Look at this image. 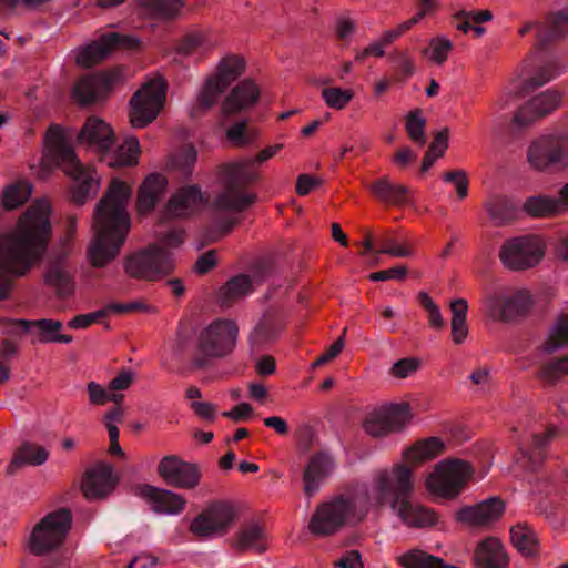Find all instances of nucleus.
Returning <instances> with one entry per match:
<instances>
[{
	"label": "nucleus",
	"mask_w": 568,
	"mask_h": 568,
	"mask_svg": "<svg viewBox=\"0 0 568 568\" xmlns=\"http://www.w3.org/2000/svg\"><path fill=\"white\" fill-rule=\"evenodd\" d=\"M51 206L38 200L16 226L0 234V300L12 292L13 280L22 277L42 258L51 234Z\"/></svg>",
	"instance_id": "f257e3e1"
},
{
	"label": "nucleus",
	"mask_w": 568,
	"mask_h": 568,
	"mask_svg": "<svg viewBox=\"0 0 568 568\" xmlns=\"http://www.w3.org/2000/svg\"><path fill=\"white\" fill-rule=\"evenodd\" d=\"M131 186L113 179L106 194L95 206L93 236L88 246L89 263L97 268L109 265L119 255L131 229L128 202Z\"/></svg>",
	"instance_id": "f03ea898"
},
{
	"label": "nucleus",
	"mask_w": 568,
	"mask_h": 568,
	"mask_svg": "<svg viewBox=\"0 0 568 568\" xmlns=\"http://www.w3.org/2000/svg\"><path fill=\"white\" fill-rule=\"evenodd\" d=\"M414 488L412 468L404 464H395L389 468L377 469L373 474V497L379 495L378 504H373V511L389 506L400 520L415 528H426L437 521L436 514L413 500L409 495Z\"/></svg>",
	"instance_id": "7ed1b4c3"
},
{
	"label": "nucleus",
	"mask_w": 568,
	"mask_h": 568,
	"mask_svg": "<svg viewBox=\"0 0 568 568\" xmlns=\"http://www.w3.org/2000/svg\"><path fill=\"white\" fill-rule=\"evenodd\" d=\"M379 495L373 497V478L368 484H359L321 504L315 509L308 523V530L317 537L329 536L344 526L363 521L373 504H378Z\"/></svg>",
	"instance_id": "20e7f679"
},
{
	"label": "nucleus",
	"mask_w": 568,
	"mask_h": 568,
	"mask_svg": "<svg viewBox=\"0 0 568 568\" xmlns=\"http://www.w3.org/2000/svg\"><path fill=\"white\" fill-rule=\"evenodd\" d=\"M73 134L59 125L50 126L45 135L48 155L73 179V196L82 203L90 195H95L100 180L95 171L83 165L70 143Z\"/></svg>",
	"instance_id": "39448f33"
},
{
	"label": "nucleus",
	"mask_w": 568,
	"mask_h": 568,
	"mask_svg": "<svg viewBox=\"0 0 568 568\" xmlns=\"http://www.w3.org/2000/svg\"><path fill=\"white\" fill-rule=\"evenodd\" d=\"M184 240L182 230L172 229L159 241L138 251L124 261L125 273L135 278L155 281L169 275L174 268L173 250Z\"/></svg>",
	"instance_id": "423d86ee"
},
{
	"label": "nucleus",
	"mask_w": 568,
	"mask_h": 568,
	"mask_svg": "<svg viewBox=\"0 0 568 568\" xmlns=\"http://www.w3.org/2000/svg\"><path fill=\"white\" fill-rule=\"evenodd\" d=\"M260 179L256 164L251 158L226 163L221 168L223 191L215 197L214 205L220 210L241 212L252 205L256 195L244 191L243 185Z\"/></svg>",
	"instance_id": "0eeeda50"
},
{
	"label": "nucleus",
	"mask_w": 568,
	"mask_h": 568,
	"mask_svg": "<svg viewBox=\"0 0 568 568\" xmlns=\"http://www.w3.org/2000/svg\"><path fill=\"white\" fill-rule=\"evenodd\" d=\"M237 520L236 507L229 500H212L191 520L189 530L199 539L225 536Z\"/></svg>",
	"instance_id": "6e6552de"
},
{
	"label": "nucleus",
	"mask_w": 568,
	"mask_h": 568,
	"mask_svg": "<svg viewBox=\"0 0 568 568\" xmlns=\"http://www.w3.org/2000/svg\"><path fill=\"white\" fill-rule=\"evenodd\" d=\"M72 524V516L68 509H59L45 515L32 529L29 540V550L41 556L60 547Z\"/></svg>",
	"instance_id": "1a4fd4ad"
},
{
	"label": "nucleus",
	"mask_w": 568,
	"mask_h": 568,
	"mask_svg": "<svg viewBox=\"0 0 568 568\" xmlns=\"http://www.w3.org/2000/svg\"><path fill=\"white\" fill-rule=\"evenodd\" d=\"M166 81L156 75L145 82L130 100V122L133 128L142 129L158 116L166 99Z\"/></svg>",
	"instance_id": "9d476101"
},
{
	"label": "nucleus",
	"mask_w": 568,
	"mask_h": 568,
	"mask_svg": "<svg viewBox=\"0 0 568 568\" xmlns=\"http://www.w3.org/2000/svg\"><path fill=\"white\" fill-rule=\"evenodd\" d=\"M473 467L467 462L459 459L442 460L427 477V489L440 497H456L473 476Z\"/></svg>",
	"instance_id": "9b49d317"
},
{
	"label": "nucleus",
	"mask_w": 568,
	"mask_h": 568,
	"mask_svg": "<svg viewBox=\"0 0 568 568\" xmlns=\"http://www.w3.org/2000/svg\"><path fill=\"white\" fill-rule=\"evenodd\" d=\"M486 314L494 321H510L527 313L532 306L528 291H509L496 287L488 291L483 300Z\"/></svg>",
	"instance_id": "f8f14e48"
},
{
	"label": "nucleus",
	"mask_w": 568,
	"mask_h": 568,
	"mask_svg": "<svg viewBox=\"0 0 568 568\" xmlns=\"http://www.w3.org/2000/svg\"><path fill=\"white\" fill-rule=\"evenodd\" d=\"M239 327L234 321L215 320L200 331L197 347L207 357H224L235 349Z\"/></svg>",
	"instance_id": "ddd939ff"
},
{
	"label": "nucleus",
	"mask_w": 568,
	"mask_h": 568,
	"mask_svg": "<svg viewBox=\"0 0 568 568\" xmlns=\"http://www.w3.org/2000/svg\"><path fill=\"white\" fill-rule=\"evenodd\" d=\"M545 254V244L539 236L524 235L506 241L499 252L505 267L514 271L537 265Z\"/></svg>",
	"instance_id": "4468645a"
},
{
	"label": "nucleus",
	"mask_w": 568,
	"mask_h": 568,
	"mask_svg": "<svg viewBox=\"0 0 568 568\" xmlns=\"http://www.w3.org/2000/svg\"><path fill=\"white\" fill-rule=\"evenodd\" d=\"M412 418L413 414L407 403H390L369 412L363 427L367 435L382 437L403 430Z\"/></svg>",
	"instance_id": "2eb2a0df"
},
{
	"label": "nucleus",
	"mask_w": 568,
	"mask_h": 568,
	"mask_svg": "<svg viewBox=\"0 0 568 568\" xmlns=\"http://www.w3.org/2000/svg\"><path fill=\"white\" fill-rule=\"evenodd\" d=\"M139 38L131 34L110 32L75 51V62L80 67L90 68L104 60L113 48L132 49L138 47Z\"/></svg>",
	"instance_id": "dca6fc26"
},
{
	"label": "nucleus",
	"mask_w": 568,
	"mask_h": 568,
	"mask_svg": "<svg viewBox=\"0 0 568 568\" xmlns=\"http://www.w3.org/2000/svg\"><path fill=\"white\" fill-rule=\"evenodd\" d=\"M158 474L168 485L180 489H194L201 480L200 468L175 455L164 456L160 460Z\"/></svg>",
	"instance_id": "f3484780"
},
{
	"label": "nucleus",
	"mask_w": 568,
	"mask_h": 568,
	"mask_svg": "<svg viewBox=\"0 0 568 568\" xmlns=\"http://www.w3.org/2000/svg\"><path fill=\"white\" fill-rule=\"evenodd\" d=\"M119 77L116 71L82 77L72 89V99L80 105L95 103L108 93Z\"/></svg>",
	"instance_id": "a211bd4d"
},
{
	"label": "nucleus",
	"mask_w": 568,
	"mask_h": 568,
	"mask_svg": "<svg viewBox=\"0 0 568 568\" xmlns=\"http://www.w3.org/2000/svg\"><path fill=\"white\" fill-rule=\"evenodd\" d=\"M116 478L113 475V467L100 463L89 468L82 478L81 490L89 500L105 498L114 489Z\"/></svg>",
	"instance_id": "6ab92c4d"
},
{
	"label": "nucleus",
	"mask_w": 568,
	"mask_h": 568,
	"mask_svg": "<svg viewBox=\"0 0 568 568\" xmlns=\"http://www.w3.org/2000/svg\"><path fill=\"white\" fill-rule=\"evenodd\" d=\"M560 103L561 94L558 91H544L519 108L514 116V124L518 128L530 125L537 119L555 111Z\"/></svg>",
	"instance_id": "aec40b11"
},
{
	"label": "nucleus",
	"mask_w": 568,
	"mask_h": 568,
	"mask_svg": "<svg viewBox=\"0 0 568 568\" xmlns=\"http://www.w3.org/2000/svg\"><path fill=\"white\" fill-rule=\"evenodd\" d=\"M335 460L327 453H318L311 457L304 473V493L308 498L315 496L322 484L333 474Z\"/></svg>",
	"instance_id": "412c9836"
},
{
	"label": "nucleus",
	"mask_w": 568,
	"mask_h": 568,
	"mask_svg": "<svg viewBox=\"0 0 568 568\" xmlns=\"http://www.w3.org/2000/svg\"><path fill=\"white\" fill-rule=\"evenodd\" d=\"M18 326L28 333L32 344L63 343L72 342V336L60 334L62 323L54 320H20Z\"/></svg>",
	"instance_id": "4be33fe9"
},
{
	"label": "nucleus",
	"mask_w": 568,
	"mask_h": 568,
	"mask_svg": "<svg viewBox=\"0 0 568 568\" xmlns=\"http://www.w3.org/2000/svg\"><path fill=\"white\" fill-rule=\"evenodd\" d=\"M504 511V504L499 498H488L475 506H467L456 513V519L468 526H487L496 521Z\"/></svg>",
	"instance_id": "5701e85b"
},
{
	"label": "nucleus",
	"mask_w": 568,
	"mask_h": 568,
	"mask_svg": "<svg viewBox=\"0 0 568 568\" xmlns=\"http://www.w3.org/2000/svg\"><path fill=\"white\" fill-rule=\"evenodd\" d=\"M141 495L145 498L150 508L160 515H179L186 507V500L183 496L172 490L148 485L141 489Z\"/></svg>",
	"instance_id": "b1692460"
},
{
	"label": "nucleus",
	"mask_w": 568,
	"mask_h": 568,
	"mask_svg": "<svg viewBox=\"0 0 568 568\" xmlns=\"http://www.w3.org/2000/svg\"><path fill=\"white\" fill-rule=\"evenodd\" d=\"M260 93V88L253 80H242L225 97L222 103L223 114H235L251 108L258 101Z\"/></svg>",
	"instance_id": "393cba45"
},
{
	"label": "nucleus",
	"mask_w": 568,
	"mask_h": 568,
	"mask_svg": "<svg viewBox=\"0 0 568 568\" xmlns=\"http://www.w3.org/2000/svg\"><path fill=\"white\" fill-rule=\"evenodd\" d=\"M205 202L199 186L182 187L169 200L165 214L170 217H185L200 210Z\"/></svg>",
	"instance_id": "a878e982"
},
{
	"label": "nucleus",
	"mask_w": 568,
	"mask_h": 568,
	"mask_svg": "<svg viewBox=\"0 0 568 568\" xmlns=\"http://www.w3.org/2000/svg\"><path fill=\"white\" fill-rule=\"evenodd\" d=\"M78 140L81 144L105 152L113 143V130L104 120L91 116L79 132Z\"/></svg>",
	"instance_id": "bb28decb"
},
{
	"label": "nucleus",
	"mask_w": 568,
	"mask_h": 568,
	"mask_svg": "<svg viewBox=\"0 0 568 568\" xmlns=\"http://www.w3.org/2000/svg\"><path fill=\"white\" fill-rule=\"evenodd\" d=\"M168 180L160 173L149 174L138 191L136 210L141 215L149 214L165 194Z\"/></svg>",
	"instance_id": "cd10ccee"
},
{
	"label": "nucleus",
	"mask_w": 568,
	"mask_h": 568,
	"mask_svg": "<svg viewBox=\"0 0 568 568\" xmlns=\"http://www.w3.org/2000/svg\"><path fill=\"white\" fill-rule=\"evenodd\" d=\"M231 547L237 552L263 554L268 548L267 534L261 525L251 523L236 532Z\"/></svg>",
	"instance_id": "c85d7f7f"
},
{
	"label": "nucleus",
	"mask_w": 568,
	"mask_h": 568,
	"mask_svg": "<svg viewBox=\"0 0 568 568\" xmlns=\"http://www.w3.org/2000/svg\"><path fill=\"white\" fill-rule=\"evenodd\" d=\"M368 190L381 202L394 206L410 204V190L403 184H395L388 176H382L368 185Z\"/></svg>",
	"instance_id": "c756f323"
},
{
	"label": "nucleus",
	"mask_w": 568,
	"mask_h": 568,
	"mask_svg": "<svg viewBox=\"0 0 568 568\" xmlns=\"http://www.w3.org/2000/svg\"><path fill=\"white\" fill-rule=\"evenodd\" d=\"M477 568H505L508 556L499 539L488 537L480 541L475 550Z\"/></svg>",
	"instance_id": "7c9ffc66"
},
{
	"label": "nucleus",
	"mask_w": 568,
	"mask_h": 568,
	"mask_svg": "<svg viewBox=\"0 0 568 568\" xmlns=\"http://www.w3.org/2000/svg\"><path fill=\"white\" fill-rule=\"evenodd\" d=\"M445 450V443L439 437H429L415 443L403 453L404 465L413 469L414 465L433 459Z\"/></svg>",
	"instance_id": "2f4dec72"
},
{
	"label": "nucleus",
	"mask_w": 568,
	"mask_h": 568,
	"mask_svg": "<svg viewBox=\"0 0 568 568\" xmlns=\"http://www.w3.org/2000/svg\"><path fill=\"white\" fill-rule=\"evenodd\" d=\"M246 69V62L243 57L237 54H226L220 59L214 71L210 74L222 87L227 89L235 82Z\"/></svg>",
	"instance_id": "473e14b6"
},
{
	"label": "nucleus",
	"mask_w": 568,
	"mask_h": 568,
	"mask_svg": "<svg viewBox=\"0 0 568 568\" xmlns=\"http://www.w3.org/2000/svg\"><path fill=\"white\" fill-rule=\"evenodd\" d=\"M282 328L283 325L273 313L263 314L248 337L252 348H260L275 341Z\"/></svg>",
	"instance_id": "72a5a7b5"
},
{
	"label": "nucleus",
	"mask_w": 568,
	"mask_h": 568,
	"mask_svg": "<svg viewBox=\"0 0 568 568\" xmlns=\"http://www.w3.org/2000/svg\"><path fill=\"white\" fill-rule=\"evenodd\" d=\"M568 33V13L558 11L549 14L538 30V44L545 47L547 43L560 39Z\"/></svg>",
	"instance_id": "f704fd0d"
},
{
	"label": "nucleus",
	"mask_w": 568,
	"mask_h": 568,
	"mask_svg": "<svg viewBox=\"0 0 568 568\" xmlns=\"http://www.w3.org/2000/svg\"><path fill=\"white\" fill-rule=\"evenodd\" d=\"M216 41L205 31H192L185 34L178 44V53L201 57L211 51Z\"/></svg>",
	"instance_id": "c9c22d12"
},
{
	"label": "nucleus",
	"mask_w": 568,
	"mask_h": 568,
	"mask_svg": "<svg viewBox=\"0 0 568 568\" xmlns=\"http://www.w3.org/2000/svg\"><path fill=\"white\" fill-rule=\"evenodd\" d=\"M485 207L489 219L496 225H501L515 216L519 205L510 197L490 195L485 202Z\"/></svg>",
	"instance_id": "e433bc0d"
},
{
	"label": "nucleus",
	"mask_w": 568,
	"mask_h": 568,
	"mask_svg": "<svg viewBox=\"0 0 568 568\" xmlns=\"http://www.w3.org/2000/svg\"><path fill=\"white\" fill-rule=\"evenodd\" d=\"M48 452L41 447L30 443H24L16 453L14 457L8 465V474H13L18 468L26 465L38 466L45 463Z\"/></svg>",
	"instance_id": "4c0bfd02"
},
{
	"label": "nucleus",
	"mask_w": 568,
	"mask_h": 568,
	"mask_svg": "<svg viewBox=\"0 0 568 568\" xmlns=\"http://www.w3.org/2000/svg\"><path fill=\"white\" fill-rule=\"evenodd\" d=\"M514 547L524 556H535L538 550V538L535 530L525 523L516 524L510 529Z\"/></svg>",
	"instance_id": "58836bf2"
},
{
	"label": "nucleus",
	"mask_w": 568,
	"mask_h": 568,
	"mask_svg": "<svg viewBox=\"0 0 568 568\" xmlns=\"http://www.w3.org/2000/svg\"><path fill=\"white\" fill-rule=\"evenodd\" d=\"M140 143L135 136L125 139L114 152L104 155V161L110 166H131L139 161Z\"/></svg>",
	"instance_id": "ea45409f"
},
{
	"label": "nucleus",
	"mask_w": 568,
	"mask_h": 568,
	"mask_svg": "<svg viewBox=\"0 0 568 568\" xmlns=\"http://www.w3.org/2000/svg\"><path fill=\"white\" fill-rule=\"evenodd\" d=\"M564 206L560 199L536 195L526 200L523 210L532 217H545L561 212Z\"/></svg>",
	"instance_id": "a19ab883"
},
{
	"label": "nucleus",
	"mask_w": 568,
	"mask_h": 568,
	"mask_svg": "<svg viewBox=\"0 0 568 568\" xmlns=\"http://www.w3.org/2000/svg\"><path fill=\"white\" fill-rule=\"evenodd\" d=\"M397 561L404 568H457L419 549H413L399 555Z\"/></svg>",
	"instance_id": "79ce46f5"
},
{
	"label": "nucleus",
	"mask_w": 568,
	"mask_h": 568,
	"mask_svg": "<svg viewBox=\"0 0 568 568\" xmlns=\"http://www.w3.org/2000/svg\"><path fill=\"white\" fill-rule=\"evenodd\" d=\"M226 91L216 80L209 75L195 95L194 111H206L213 108Z\"/></svg>",
	"instance_id": "37998d69"
},
{
	"label": "nucleus",
	"mask_w": 568,
	"mask_h": 568,
	"mask_svg": "<svg viewBox=\"0 0 568 568\" xmlns=\"http://www.w3.org/2000/svg\"><path fill=\"white\" fill-rule=\"evenodd\" d=\"M558 433L557 427H549L544 435H535L531 452H523L519 460L520 466L528 470H535L544 459L540 452Z\"/></svg>",
	"instance_id": "c03bdc74"
},
{
	"label": "nucleus",
	"mask_w": 568,
	"mask_h": 568,
	"mask_svg": "<svg viewBox=\"0 0 568 568\" xmlns=\"http://www.w3.org/2000/svg\"><path fill=\"white\" fill-rule=\"evenodd\" d=\"M566 346H568V311L558 316L541 346V352L549 354Z\"/></svg>",
	"instance_id": "a18cd8bd"
},
{
	"label": "nucleus",
	"mask_w": 568,
	"mask_h": 568,
	"mask_svg": "<svg viewBox=\"0 0 568 568\" xmlns=\"http://www.w3.org/2000/svg\"><path fill=\"white\" fill-rule=\"evenodd\" d=\"M140 7L144 13L159 18L169 19L180 13L182 0H140Z\"/></svg>",
	"instance_id": "49530a36"
},
{
	"label": "nucleus",
	"mask_w": 568,
	"mask_h": 568,
	"mask_svg": "<svg viewBox=\"0 0 568 568\" xmlns=\"http://www.w3.org/2000/svg\"><path fill=\"white\" fill-rule=\"evenodd\" d=\"M453 48L452 40L444 34H439L429 40L428 47L422 51V54L432 63L443 65L447 61Z\"/></svg>",
	"instance_id": "de8ad7c7"
},
{
	"label": "nucleus",
	"mask_w": 568,
	"mask_h": 568,
	"mask_svg": "<svg viewBox=\"0 0 568 568\" xmlns=\"http://www.w3.org/2000/svg\"><path fill=\"white\" fill-rule=\"evenodd\" d=\"M529 164L536 170L550 166V136H541L534 141L527 152Z\"/></svg>",
	"instance_id": "09e8293b"
},
{
	"label": "nucleus",
	"mask_w": 568,
	"mask_h": 568,
	"mask_svg": "<svg viewBox=\"0 0 568 568\" xmlns=\"http://www.w3.org/2000/svg\"><path fill=\"white\" fill-rule=\"evenodd\" d=\"M32 185L26 181H19L8 185L2 195V203L7 210H14L22 205L31 195Z\"/></svg>",
	"instance_id": "8fccbe9b"
},
{
	"label": "nucleus",
	"mask_w": 568,
	"mask_h": 568,
	"mask_svg": "<svg viewBox=\"0 0 568 568\" xmlns=\"http://www.w3.org/2000/svg\"><path fill=\"white\" fill-rule=\"evenodd\" d=\"M252 292V281L247 275H237L231 278L222 288L221 297L223 302L241 298Z\"/></svg>",
	"instance_id": "3c124183"
},
{
	"label": "nucleus",
	"mask_w": 568,
	"mask_h": 568,
	"mask_svg": "<svg viewBox=\"0 0 568 568\" xmlns=\"http://www.w3.org/2000/svg\"><path fill=\"white\" fill-rule=\"evenodd\" d=\"M45 283L54 287L59 295L68 296L73 292L74 283L70 274L61 266H52L45 274Z\"/></svg>",
	"instance_id": "603ef678"
},
{
	"label": "nucleus",
	"mask_w": 568,
	"mask_h": 568,
	"mask_svg": "<svg viewBox=\"0 0 568 568\" xmlns=\"http://www.w3.org/2000/svg\"><path fill=\"white\" fill-rule=\"evenodd\" d=\"M321 97L328 108L334 110H343L353 100L354 92L352 89H343L341 87H326L322 90Z\"/></svg>",
	"instance_id": "864d4df0"
},
{
	"label": "nucleus",
	"mask_w": 568,
	"mask_h": 568,
	"mask_svg": "<svg viewBox=\"0 0 568 568\" xmlns=\"http://www.w3.org/2000/svg\"><path fill=\"white\" fill-rule=\"evenodd\" d=\"M425 125L426 119L423 116L419 109H416L406 115L405 128L407 134L410 140L418 145H424L426 142Z\"/></svg>",
	"instance_id": "5fc2aeb1"
},
{
	"label": "nucleus",
	"mask_w": 568,
	"mask_h": 568,
	"mask_svg": "<svg viewBox=\"0 0 568 568\" xmlns=\"http://www.w3.org/2000/svg\"><path fill=\"white\" fill-rule=\"evenodd\" d=\"M382 248L377 254H386L392 257L406 258L415 255L414 248L407 242H400L395 237H386L382 241Z\"/></svg>",
	"instance_id": "6e6d98bb"
},
{
	"label": "nucleus",
	"mask_w": 568,
	"mask_h": 568,
	"mask_svg": "<svg viewBox=\"0 0 568 568\" xmlns=\"http://www.w3.org/2000/svg\"><path fill=\"white\" fill-rule=\"evenodd\" d=\"M227 139L237 146H245L257 138V132L248 130L246 121H239L232 124L226 131Z\"/></svg>",
	"instance_id": "4d7b16f0"
},
{
	"label": "nucleus",
	"mask_w": 568,
	"mask_h": 568,
	"mask_svg": "<svg viewBox=\"0 0 568 568\" xmlns=\"http://www.w3.org/2000/svg\"><path fill=\"white\" fill-rule=\"evenodd\" d=\"M418 300L428 314V322L430 327L434 329H442L445 325V321L438 305L426 292H420Z\"/></svg>",
	"instance_id": "13d9d810"
},
{
	"label": "nucleus",
	"mask_w": 568,
	"mask_h": 568,
	"mask_svg": "<svg viewBox=\"0 0 568 568\" xmlns=\"http://www.w3.org/2000/svg\"><path fill=\"white\" fill-rule=\"evenodd\" d=\"M568 374V357L555 358L541 367L540 376L548 382H556Z\"/></svg>",
	"instance_id": "bf43d9fd"
},
{
	"label": "nucleus",
	"mask_w": 568,
	"mask_h": 568,
	"mask_svg": "<svg viewBox=\"0 0 568 568\" xmlns=\"http://www.w3.org/2000/svg\"><path fill=\"white\" fill-rule=\"evenodd\" d=\"M550 165L568 166V138L550 136Z\"/></svg>",
	"instance_id": "052dcab7"
},
{
	"label": "nucleus",
	"mask_w": 568,
	"mask_h": 568,
	"mask_svg": "<svg viewBox=\"0 0 568 568\" xmlns=\"http://www.w3.org/2000/svg\"><path fill=\"white\" fill-rule=\"evenodd\" d=\"M568 70V64H560L558 59H552L547 69L542 70L537 78L531 79L530 84L540 87Z\"/></svg>",
	"instance_id": "680f3d73"
},
{
	"label": "nucleus",
	"mask_w": 568,
	"mask_h": 568,
	"mask_svg": "<svg viewBox=\"0 0 568 568\" xmlns=\"http://www.w3.org/2000/svg\"><path fill=\"white\" fill-rule=\"evenodd\" d=\"M419 366L420 362L417 358H403L393 364L390 374L397 378H406L415 374Z\"/></svg>",
	"instance_id": "e2e57ef3"
},
{
	"label": "nucleus",
	"mask_w": 568,
	"mask_h": 568,
	"mask_svg": "<svg viewBox=\"0 0 568 568\" xmlns=\"http://www.w3.org/2000/svg\"><path fill=\"white\" fill-rule=\"evenodd\" d=\"M447 183H453L459 199H465L468 194V179L464 171H452L443 176Z\"/></svg>",
	"instance_id": "0e129e2a"
},
{
	"label": "nucleus",
	"mask_w": 568,
	"mask_h": 568,
	"mask_svg": "<svg viewBox=\"0 0 568 568\" xmlns=\"http://www.w3.org/2000/svg\"><path fill=\"white\" fill-rule=\"evenodd\" d=\"M104 316L105 311L100 310L88 314L77 315L68 323V326L73 329H83Z\"/></svg>",
	"instance_id": "69168bd1"
},
{
	"label": "nucleus",
	"mask_w": 568,
	"mask_h": 568,
	"mask_svg": "<svg viewBox=\"0 0 568 568\" xmlns=\"http://www.w3.org/2000/svg\"><path fill=\"white\" fill-rule=\"evenodd\" d=\"M135 374L131 369H122L109 383L110 390H126L132 385Z\"/></svg>",
	"instance_id": "338daca9"
},
{
	"label": "nucleus",
	"mask_w": 568,
	"mask_h": 568,
	"mask_svg": "<svg viewBox=\"0 0 568 568\" xmlns=\"http://www.w3.org/2000/svg\"><path fill=\"white\" fill-rule=\"evenodd\" d=\"M335 568H364L362 556L357 550H351L343 554L334 561Z\"/></svg>",
	"instance_id": "774afa93"
}]
</instances>
